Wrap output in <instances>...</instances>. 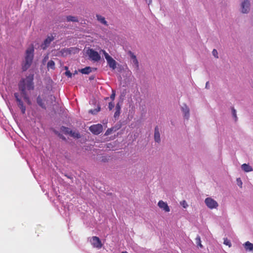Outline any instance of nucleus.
<instances>
[{
	"label": "nucleus",
	"mask_w": 253,
	"mask_h": 253,
	"mask_svg": "<svg viewBox=\"0 0 253 253\" xmlns=\"http://www.w3.org/2000/svg\"><path fill=\"white\" fill-rule=\"evenodd\" d=\"M34 75H30L25 79H22L19 83L18 88L20 92H22V88L24 91L32 90L34 89Z\"/></svg>",
	"instance_id": "f257e3e1"
},
{
	"label": "nucleus",
	"mask_w": 253,
	"mask_h": 253,
	"mask_svg": "<svg viewBox=\"0 0 253 253\" xmlns=\"http://www.w3.org/2000/svg\"><path fill=\"white\" fill-rule=\"evenodd\" d=\"M34 51V49L33 45L27 49L25 61L22 64L23 71H26L30 67L33 60Z\"/></svg>",
	"instance_id": "f03ea898"
},
{
	"label": "nucleus",
	"mask_w": 253,
	"mask_h": 253,
	"mask_svg": "<svg viewBox=\"0 0 253 253\" xmlns=\"http://www.w3.org/2000/svg\"><path fill=\"white\" fill-rule=\"evenodd\" d=\"M100 52H102L103 53L105 58L107 61V63L109 66L113 70L115 69L116 68L117 65V62H116V61L111 56H110L108 54V53H107L104 50L102 49L101 50Z\"/></svg>",
	"instance_id": "7ed1b4c3"
},
{
	"label": "nucleus",
	"mask_w": 253,
	"mask_h": 253,
	"mask_svg": "<svg viewBox=\"0 0 253 253\" xmlns=\"http://www.w3.org/2000/svg\"><path fill=\"white\" fill-rule=\"evenodd\" d=\"M87 53L89 58L94 62H97L101 59V56L99 54L92 48L88 49Z\"/></svg>",
	"instance_id": "20e7f679"
},
{
	"label": "nucleus",
	"mask_w": 253,
	"mask_h": 253,
	"mask_svg": "<svg viewBox=\"0 0 253 253\" xmlns=\"http://www.w3.org/2000/svg\"><path fill=\"white\" fill-rule=\"evenodd\" d=\"M36 100L39 106L43 109H46V104H47V100L44 95L42 94V95H39Z\"/></svg>",
	"instance_id": "39448f33"
},
{
	"label": "nucleus",
	"mask_w": 253,
	"mask_h": 253,
	"mask_svg": "<svg viewBox=\"0 0 253 253\" xmlns=\"http://www.w3.org/2000/svg\"><path fill=\"white\" fill-rule=\"evenodd\" d=\"M89 130L94 134L98 135L103 131V126L101 124H96L91 126Z\"/></svg>",
	"instance_id": "423d86ee"
},
{
	"label": "nucleus",
	"mask_w": 253,
	"mask_h": 253,
	"mask_svg": "<svg viewBox=\"0 0 253 253\" xmlns=\"http://www.w3.org/2000/svg\"><path fill=\"white\" fill-rule=\"evenodd\" d=\"M205 202L207 206L210 209H216L218 206L217 202L211 198H207Z\"/></svg>",
	"instance_id": "0eeeda50"
},
{
	"label": "nucleus",
	"mask_w": 253,
	"mask_h": 253,
	"mask_svg": "<svg viewBox=\"0 0 253 253\" xmlns=\"http://www.w3.org/2000/svg\"><path fill=\"white\" fill-rule=\"evenodd\" d=\"M14 96L16 99V102H17L18 106L21 109L22 113L24 114L26 112V107L24 105L23 101L20 98L19 93L17 92L14 93Z\"/></svg>",
	"instance_id": "6e6552de"
},
{
	"label": "nucleus",
	"mask_w": 253,
	"mask_h": 253,
	"mask_svg": "<svg viewBox=\"0 0 253 253\" xmlns=\"http://www.w3.org/2000/svg\"><path fill=\"white\" fill-rule=\"evenodd\" d=\"M90 242L94 248L100 249L102 247V244L100 239L98 237H92L90 240Z\"/></svg>",
	"instance_id": "1a4fd4ad"
},
{
	"label": "nucleus",
	"mask_w": 253,
	"mask_h": 253,
	"mask_svg": "<svg viewBox=\"0 0 253 253\" xmlns=\"http://www.w3.org/2000/svg\"><path fill=\"white\" fill-rule=\"evenodd\" d=\"M250 3L249 0H244L241 4L242 13H248L250 10Z\"/></svg>",
	"instance_id": "9d476101"
},
{
	"label": "nucleus",
	"mask_w": 253,
	"mask_h": 253,
	"mask_svg": "<svg viewBox=\"0 0 253 253\" xmlns=\"http://www.w3.org/2000/svg\"><path fill=\"white\" fill-rule=\"evenodd\" d=\"M54 37L52 36H48L44 41L43 43L41 45L42 49H45L50 44L51 42L53 41Z\"/></svg>",
	"instance_id": "9b49d317"
},
{
	"label": "nucleus",
	"mask_w": 253,
	"mask_h": 253,
	"mask_svg": "<svg viewBox=\"0 0 253 253\" xmlns=\"http://www.w3.org/2000/svg\"><path fill=\"white\" fill-rule=\"evenodd\" d=\"M158 205L160 208L163 209L166 212H169L170 211V209L167 203L162 200H161L158 202Z\"/></svg>",
	"instance_id": "f8f14e48"
},
{
	"label": "nucleus",
	"mask_w": 253,
	"mask_h": 253,
	"mask_svg": "<svg viewBox=\"0 0 253 253\" xmlns=\"http://www.w3.org/2000/svg\"><path fill=\"white\" fill-rule=\"evenodd\" d=\"M21 92V94L24 100L26 102V103L30 105L32 104L31 101L29 97L28 94H27L26 91H24L23 88H22V92Z\"/></svg>",
	"instance_id": "ddd939ff"
},
{
	"label": "nucleus",
	"mask_w": 253,
	"mask_h": 253,
	"mask_svg": "<svg viewBox=\"0 0 253 253\" xmlns=\"http://www.w3.org/2000/svg\"><path fill=\"white\" fill-rule=\"evenodd\" d=\"M21 92V94L24 100L26 102V103L30 105L32 104L31 101L29 97L28 94H27L26 91H24L23 88H22V92Z\"/></svg>",
	"instance_id": "4468645a"
},
{
	"label": "nucleus",
	"mask_w": 253,
	"mask_h": 253,
	"mask_svg": "<svg viewBox=\"0 0 253 253\" xmlns=\"http://www.w3.org/2000/svg\"><path fill=\"white\" fill-rule=\"evenodd\" d=\"M154 139L155 141L158 143L160 142L161 141L160 134L158 126H156L155 128Z\"/></svg>",
	"instance_id": "2eb2a0df"
},
{
	"label": "nucleus",
	"mask_w": 253,
	"mask_h": 253,
	"mask_svg": "<svg viewBox=\"0 0 253 253\" xmlns=\"http://www.w3.org/2000/svg\"><path fill=\"white\" fill-rule=\"evenodd\" d=\"M181 109L183 113L184 114V117L188 119L189 117V109L188 106L186 104H184L181 107Z\"/></svg>",
	"instance_id": "dca6fc26"
},
{
	"label": "nucleus",
	"mask_w": 253,
	"mask_h": 253,
	"mask_svg": "<svg viewBox=\"0 0 253 253\" xmlns=\"http://www.w3.org/2000/svg\"><path fill=\"white\" fill-rule=\"evenodd\" d=\"M121 109V105L119 103H118L116 104V108H115L116 111L115 112L114 116L115 118H117L119 117V116H120V114Z\"/></svg>",
	"instance_id": "f3484780"
},
{
	"label": "nucleus",
	"mask_w": 253,
	"mask_h": 253,
	"mask_svg": "<svg viewBox=\"0 0 253 253\" xmlns=\"http://www.w3.org/2000/svg\"><path fill=\"white\" fill-rule=\"evenodd\" d=\"M242 169L245 172H250L253 170V168L248 164H244L241 166Z\"/></svg>",
	"instance_id": "a211bd4d"
},
{
	"label": "nucleus",
	"mask_w": 253,
	"mask_h": 253,
	"mask_svg": "<svg viewBox=\"0 0 253 253\" xmlns=\"http://www.w3.org/2000/svg\"><path fill=\"white\" fill-rule=\"evenodd\" d=\"M79 71L83 74H88L91 72V68L90 67H86L79 70Z\"/></svg>",
	"instance_id": "6ab92c4d"
},
{
	"label": "nucleus",
	"mask_w": 253,
	"mask_h": 253,
	"mask_svg": "<svg viewBox=\"0 0 253 253\" xmlns=\"http://www.w3.org/2000/svg\"><path fill=\"white\" fill-rule=\"evenodd\" d=\"M66 19L68 22H78L79 21L78 18L76 16L69 15L66 17Z\"/></svg>",
	"instance_id": "aec40b11"
},
{
	"label": "nucleus",
	"mask_w": 253,
	"mask_h": 253,
	"mask_svg": "<svg viewBox=\"0 0 253 253\" xmlns=\"http://www.w3.org/2000/svg\"><path fill=\"white\" fill-rule=\"evenodd\" d=\"M245 248L246 250L250 251L253 250V244L247 241L245 244Z\"/></svg>",
	"instance_id": "412c9836"
},
{
	"label": "nucleus",
	"mask_w": 253,
	"mask_h": 253,
	"mask_svg": "<svg viewBox=\"0 0 253 253\" xmlns=\"http://www.w3.org/2000/svg\"><path fill=\"white\" fill-rule=\"evenodd\" d=\"M61 130L66 134H70L72 132V130L68 127L62 126L61 127Z\"/></svg>",
	"instance_id": "4be33fe9"
},
{
	"label": "nucleus",
	"mask_w": 253,
	"mask_h": 253,
	"mask_svg": "<svg viewBox=\"0 0 253 253\" xmlns=\"http://www.w3.org/2000/svg\"><path fill=\"white\" fill-rule=\"evenodd\" d=\"M47 68L48 69H51L54 70L55 69V63L53 60H49L47 65Z\"/></svg>",
	"instance_id": "5701e85b"
},
{
	"label": "nucleus",
	"mask_w": 253,
	"mask_h": 253,
	"mask_svg": "<svg viewBox=\"0 0 253 253\" xmlns=\"http://www.w3.org/2000/svg\"><path fill=\"white\" fill-rule=\"evenodd\" d=\"M96 17H97V20L99 21H100L101 23H102L104 25H107V22L105 20V19L104 17L101 16V15H96Z\"/></svg>",
	"instance_id": "b1692460"
},
{
	"label": "nucleus",
	"mask_w": 253,
	"mask_h": 253,
	"mask_svg": "<svg viewBox=\"0 0 253 253\" xmlns=\"http://www.w3.org/2000/svg\"><path fill=\"white\" fill-rule=\"evenodd\" d=\"M70 135L72 137H74V138H79L81 137V135H80V134L79 133V132H76V131H73L72 130V132L70 133Z\"/></svg>",
	"instance_id": "393cba45"
},
{
	"label": "nucleus",
	"mask_w": 253,
	"mask_h": 253,
	"mask_svg": "<svg viewBox=\"0 0 253 253\" xmlns=\"http://www.w3.org/2000/svg\"><path fill=\"white\" fill-rule=\"evenodd\" d=\"M196 242L198 246H199L200 248H203V245L201 244V238L199 236H198L196 238Z\"/></svg>",
	"instance_id": "a878e982"
},
{
	"label": "nucleus",
	"mask_w": 253,
	"mask_h": 253,
	"mask_svg": "<svg viewBox=\"0 0 253 253\" xmlns=\"http://www.w3.org/2000/svg\"><path fill=\"white\" fill-rule=\"evenodd\" d=\"M232 115L235 119V121H237V114H236V110L234 109V107H232Z\"/></svg>",
	"instance_id": "bb28decb"
},
{
	"label": "nucleus",
	"mask_w": 253,
	"mask_h": 253,
	"mask_svg": "<svg viewBox=\"0 0 253 253\" xmlns=\"http://www.w3.org/2000/svg\"><path fill=\"white\" fill-rule=\"evenodd\" d=\"M100 111V108L98 107L97 109L94 110H90L89 111V112L92 114H96L97 113Z\"/></svg>",
	"instance_id": "cd10ccee"
},
{
	"label": "nucleus",
	"mask_w": 253,
	"mask_h": 253,
	"mask_svg": "<svg viewBox=\"0 0 253 253\" xmlns=\"http://www.w3.org/2000/svg\"><path fill=\"white\" fill-rule=\"evenodd\" d=\"M224 244L227 246H228L229 247L231 246V242L227 239H225L224 240Z\"/></svg>",
	"instance_id": "c85d7f7f"
},
{
	"label": "nucleus",
	"mask_w": 253,
	"mask_h": 253,
	"mask_svg": "<svg viewBox=\"0 0 253 253\" xmlns=\"http://www.w3.org/2000/svg\"><path fill=\"white\" fill-rule=\"evenodd\" d=\"M115 96H116V92L114 90H112V94L110 96V98L113 101L115 99Z\"/></svg>",
	"instance_id": "c756f323"
},
{
	"label": "nucleus",
	"mask_w": 253,
	"mask_h": 253,
	"mask_svg": "<svg viewBox=\"0 0 253 253\" xmlns=\"http://www.w3.org/2000/svg\"><path fill=\"white\" fill-rule=\"evenodd\" d=\"M180 205L184 208H186L188 207V205L186 201L183 200L180 202Z\"/></svg>",
	"instance_id": "7c9ffc66"
},
{
	"label": "nucleus",
	"mask_w": 253,
	"mask_h": 253,
	"mask_svg": "<svg viewBox=\"0 0 253 253\" xmlns=\"http://www.w3.org/2000/svg\"><path fill=\"white\" fill-rule=\"evenodd\" d=\"M133 63L135 65V66L136 67V68L137 69H138V67H139V63H138V61L137 58L134 59V60H133Z\"/></svg>",
	"instance_id": "2f4dec72"
},
{
	"label": "nucleus",
	"mask_w": 253,
	"mask_h": 253,
	"mask_svg": "<svg viewBox=\"0 0 253 253\" xmlns=\"http://www.w3.org/2000/svg\"><path fill=\"white\" fill-rule=\"evenodd\" d=\"M212 55L216 58H218V52H217V51L214 49L212 51Z\"/></svg>",
	"instance_id": "473e14b6"
},
{
	"label": "nucleus",
	"mask_w": 253,
	"mask_h": 253,
	"mask_svg": "<svg viewBox=\"0 0 253 253\" xmlns=\"http://www.w3.org/2000/svg\"><path fill=\"white\" fill-rule=\"evenodd\" d=\"M113 130L112 128H108L105 133V135H108L110 134Z\"/></svg>",
	"instance_id": "72a5a7b5"
},
{
	"label": "nucleus",
	"mask_w": 253,
	"mask_h": 253,
	"mask_svg": "<svg viewBox=\"0 0 253 253\" xmlns=\"http://www.w3.org/2000/svg\"><path fill=\"white\" fill-rule=\"evenodd\" d=\"M114 107V103L111 102L109 103L108 108L110 110H112L113 108Z\"/></svg>",
	"instance_id": "f704fd0d"
},
{
	"label": "nucleus",
	"mask_w": 253,
	"mask_h": 253,
	"mask_svg": "<svg viewBox=\"0 0 253 253\" xmlns=\"http://www.w3.org/2000/svg\"><path fill=\"white\" fill-rule=\"evenodd\" d=\"M129 54L132 60H134V59L136 58V56L131 51L129 52Z\"/></svg>",
	"instance_id": "c9c22d12"
},
{
	"label": "nucleus",
	"mask_w": 253,
	"mask_h": 253,
	"mask_svg": "<svg viewBox=\"0 0 253 253\" xmlns=\"http://www.w3.org/2000/svg\"><path fill=\"white\" fill-rule=\"evenodd\" d=\"M65 75L68 77V78H71L72 76V74L70 72V71H66L65 73Z\"/></svg>",
	"instance_id": "e433bc0d"
},
{
	"label": "nucleus",
	"mask_w": 253,
	"mask_h": 253,
	"mask_svg": "<svg viewBox=\"0 0 253 253\" xmlns=\"http://www.w3.org/2000/svg\"><path fill=\"white\" fill-rule=\"evenodd\" d=\"M48 98L50 99V100H51V103H53V101H55V96L52 95H50L49 96H48Z\"/></svg>",
	"instance_id": "4c0bfd02"
},
{
	"label": "nucleus",
	"mask_w": 253,
	"mask_h": 253,
	"mask_svg": "<svg viewBox=\"0 0 253 253\" xmlns=\"http://www.w3.org/2000/svg\"><path fill=\"white\" fill-rule=\"evenodd\" d=\"M237 184L242 187V182L240 178L237 179Z\"/></svg>",
	"instance_id": "58836bf2"
},
{
	"label": "nucleus",
	"mask_w": 253,
	"mask_h": 253,
	"mask_svg": "<svg viewBox=\"0 0 253 253\" xmlns=\"http://www.w3.org/2000/svg\"><path fill=\"white\" fill-rule=\"evenodd\" d=\"M209 82H207L206 83V88H209Z\"/></svg>",
	"instance_id": "ea45409f"
},
{
	"label": "nucleus",
	"mask_w": 253,
	"mask_h": 253,
	"mask_svg": "<svg viewBox=\"0 0 253 253\" xmlns=\"http://www.w3.org/2000/svg\"><path fill=\"white\" fill-rule=\"evenodd\" d=\"M61 137L63 139H64V140H65V139H66L65 137H64V136H61Z\"/></svg>",
	"instance_id": "a19ab883"
},
{
	"label": "nucleus",
	"mask_w": 253,
	"mask_h": 253,
	"mask_svg": "<svg viewBox=\"0 0 253 253\" xmlns=\"http://www.w3.org/2000/svg\"><path fill=\"white\" fill-rule=\"evenodd\" d=\"M122 253H128L126 251H125V252H123Z\"/></svg>",
	"instance_id": "79ce46f5"
},
{
	"label": "nucleus",
	"mask_w": 253,
	"mask_h": 253,
	"mask_svg": "<svg viewBox=\"0 0 253 253\" xmlns=\"http://www.w3.org/2000/svg\"><path fill=\"white\" fill-rule=\"evenodd\" d=\"M65 69L67 70L68 69V67H65Z\"/></svg>",
	"instance_id": "37998d69"
},
{
	"label": "nucleus",
	"mask_w": 253,
	"mask_h": 253,
	"mask_svg": "<svg viewBox=\"0 0 253 253\" xmlns=\"http://www.w3.org/2000/svg\"><path fill=\"white\" fill-rule=\"evenodd\" d=\"M108 98H109L108 97H106V98H105V99H108Z\"/></svg>",
	"instance_id": "c03bdc74"
}]
</instances>
